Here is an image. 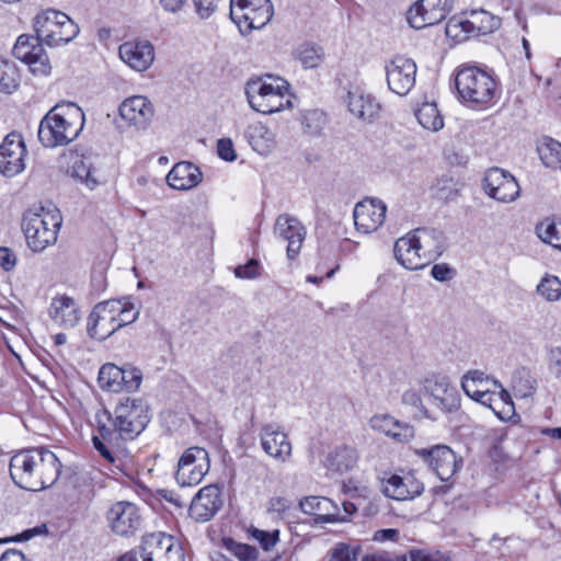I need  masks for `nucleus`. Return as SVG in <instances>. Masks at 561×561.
<instances>
[{"label": "nucleus", "instance_id": "1", "mask_svg": "<svg viewBox=\"0 0 561 561\" xmlns=\"http://www.w3.org/2000/svg\"><path fill=\"white\" fill-rule=\"evenodd\" d=\"M9 471L18 486L36 492L57 482L61 463L58 457L45 447L24 449L12 456Z\"/></svg>", "mask_w": 561, "mask_h": 561}, {"label": "nucleus", "instance_id": "2", "mask_svg": "<svg viewBox=\"0 0 561 561\" xmlns=\"http://www.w3.org/2000/svg\"><path fill=\"white\" fill-rule=\"evenodd\" d=\"M99 434L110 444H118L121 439H134L149 423L147 407L141 400L129 397L122 398L114 413L101 409L95 413Z\"/></svg>", "mask_w": 561, "mask_h": 561}, {"label": "nucleus", "instance_id": "3", "mask_svg": "<svg viewBox=\"0 0 561 561\" xmlns=\"http://www.w3.org/2000/svg\"><path fill=\"white\" fill-rule=\"evenodd\" d=\"M83 125L84 113L78 105L57 104L41 121L38 139L47 148L66 146L77 139Z\"/></svg>", "mask_w": 561, "mask_h": 561}, {"label": "nucleus", "instance_id": "4", "mask_svg": "<svg viewBox=\"0 0 561 561\" xmlns=\"http://www.w3.org/2000/svg\"><path fill=\"white\" fill-rule=\"evenodd\" d=\"M62 224L60 210L55 206L28 209L22 219L28 247L34 252H41L57 240Z\"/></svg>", "mask_w": 561, "mask_h": 561}, {"label": "nucleus", "instance_id": "5", "mask_svg": "<svg viewBox=\"0 0 561 561\" xmlns=\"http://www.w3.org/2000/svg\"><path fill=\"white\" fill-rule=\"evenodd\" d=\"M459 98L470 106L490 105L497 92V82L485 70L476 66L461 67L455 78Z\"/></svg>", "mask_w": 561, "mask_h": 561}, {"label": "nucleus", "instance_id": "6", "mask_svg": "<svg viewBox=\"0 0 561 561\" xmlns=\"http://www.w3.org/2000/svg\"><path fill=\"white\" fill-rule=\"evenodd\" d=\"M433 232L425 228H417L399 238L393 247L398 263L410 271L428 265L436 256L431 249Z\"/></svg>", "mask_w": 561, "mask_h": 561}, {"label": "nucleus", "instance_id": "7", "mask_svg": "<svg viewBox=\"0 0 561 561\" xmlns=\"http://www.w3.org/2000/svg\"><path fill=\"white\" fill-rule=\"evenodd\" d=\"M287 81L277 78L274 83H267L261 78L251 79L245 87L250 106L262 114H273L291 106L287 98Z\"/></svg>", "mask_w": 561, "mask_h": 561}, {"label": "nucleus", "instance_id": "8", "mask_svg": "<svg viewBox=\"0 0 561 561\" xmlns=\"http://www.w3.org/2000/svg\"><path fill=\"white\" fill-rule=\"evenodd\" d=\"M34 30L38 38L50 47L68 44L79 33V26L66 13L56 10L37 14Z\"/></svg>", "mask_w": 561, "mask_h": 561}, {"label": "nucleus", "instance_id": "9", "mask_svg": "<svg viewBox=\"0 0 561 561\" xmlns=\"http://www.w3.org/2000/svg\"><path fill=\"white\" fill-rule=\"evenodd\" d=\"M272 16L270 0H230V18L242 33L264 27Z\"/></svg>", "mask_w": 561, "mask_h": 561}, {"label": "nucleus", "instance_id": "10", "mask_svg": "<svg viewBox=\"0 0 561 561\" xmlns=\"http://www.w3.org/2000/svg\"><path fill=\"white\" fill-rule=\"evenodd\" d=\"M210 462L206 449L190 447L180 457L175 480L181 486L197 485L209 471Z\"/></svg>", "mask_w": 561, "mask_h": 561}, {"label": "nucleus", "instance_id": "11", "mask_svg": "<svg viewBox=\"0 0 561 561\" xmlns=\"http://www.w3.org/2000/svg\"><path fill=\"white\" fill-rule=\"evenodd\" d=\"M44 42L36 36L22 34L12 49L13 56L26 64L35 76H48L51 71L49 58L43 48Z\"/></svg>", "mask_w": 561, "mask_h": 561}, {"label": "nucleus", "instance_id": "12", "mask_svg": "<svg viewBox=\"0 0 561 561\" xmlns=\"http://www.w3.org/2000/svg\"><path fill=\"white\" fill-rule=\"evenodd\" d=\"M414 453L442 481H449L462 467V458L446 445L419 448Z\"/></svg>", "mask_w": 561, "mask_h": 561}, {"label": "nucleus", "instance_id": "13", "mask_svg": "<svg viewBox=\"0 0 561 561\" xmlns=\"http://www.w3.org/2000/svg\"><path fill=\"white\" fill-rule=\"evenodd\" d=\"M142 561H184L181 543L171 535L152 533L142 537Z\"/></svg>", "mask_w": 561, "mask_h": 561}, {"label": "nucleus", "instance_id": "14", "mask_svg": "<svg viewBox=\"0 0 561 561\" xmlns=\"http://www.w3.org/2000/svg\"><path fill=\"white\" fill-rule=\"evenodd\" d=\"M483 188L486 195L501 203H512L519 197V185L516 179L500 168H490L483 178Z\"/></svg>", "mask_w": 561, "mask_h": 561}, {"label": "nucleus", "instance_id": "15", "mask_svg": "<svg viewBox=\"0 0 561 561\" xmlns=\"http://www.w3.org/2000/svg\"><path fill=\"white\" fill-rule=\"evenodd\" d=\"M451 10V0H420L408 11L411 27L421 30L444 21Z\"/></svg>", "mask_w": 561, "mask_h": 561}, {"label": "nucleus", "instance_id": "16", "mask_svg": "<svg viewBox=\"0 0 561 561\" xmlns=\"http://www.w3.org/2000/svg\"><path fill=\"white\" fill-rule=\"evenodd\" d=\"M26 146L22 134L12 131L0 145V172L8 178L25 169Z\"/></svg>", "mask_w": 561, "mask_h": 561}, {"label": "nucleus", "instance_id": "17", "mask_svg": "<svg viewBox=\"0 0 561 561\" xmlns=\"http://www.w3.org/2000/svg\"><path fill=\"white\" fill-rule=\"evenodd\" d=\"M423 392L428 402L442 413L454 412L460 405L457 389L445 377L427 378Z\"/></svg>", "mask_w": 561, "mask_h": 561}, {"label": "nucleus", "instance_id": "18", "mask_svg": "<svg viewBox=\"0 0 561 561\" xmlns=\"http://www.w3.org/2000/svg\"><path fill=\"white\" fill-rule=\"evenodd\" d=\"M389 89L398 95H405L415 84L416 64L405 56H396L386 66Z\"/></svg>", "mask_w": 561, "mask_h": 561}, {"label": "nucleus", "instance_id": "19", "mask_svg": "<svg viewBox=\"0 0 561 561\" xmlns=\"http://www.w3.org/2000/svg\"><path fill=\"white\" fill-rule=\"evenodd\" d=\"M118 112L128 126L137 130H146L150 126L156 111L147 96L133 95L121 103Z\"/></svg>", "mask_w": 561, "mask_h": 561}, {"label": "nucleus", "instance_id": "20", "mask_svg": "<svg viewBox=\"0 0 561 561\" xmlns=\"http://www.w3.org/2000/svg\"><path fill=\"white\" fill-rule=\"evenodd\" d=\"M111 529L118 536H133L141 526L139 508L131 502L121 501L107 513Z\"/></svg>", "mask_w": 561, "mask_h": 561}, {"label": "nucleus", "instance_id": "21", "mask_svg": "<svg viewBox=\"0 0 561 561\" xmlns=\"http://www.w3.org/2000/svg\"><path fill=\"white\" fill-rule=\"evenodd\" d=\"M387 206L380 199H365L355 205L353 217L356 229L364 233L376 231L385 221Z\"/></svg>", "mask_w": 561, "mask_h": 561}, {"label": "nucleus", "instance_id": "22", "mask_svg": "<svg viewBox=\"0 0 561 561\" xmlns=\"http://www.w3.org/2000/svg\"><path fill=\"white\" fill-rule=\"evenodd\" d=\"M380 489L381 492L390 499L407 501L421 495L424 485L412 473L404 476L390 474L389 478L381 480Z\"/></svg>", "mask_w": 561, "mask_h": 561}, {"label": "nucleus", "instance_id": "23", "mask_svg": "<svg viewBox=\"0 0 561 561\" xmlns=\"http://www.w3.org/2000/svg\"><path fill=\"white\" fill-rule=\"evenodd\" d=\"M274 233L278 238L288 242V260L296 259L301 250L306 237V229L302 224L297 218L288 214L279 215L274 226Z\"/></svg>", "mask_w": 561, "mask_h": 561}, {"label": "nucleus", "instance_id": "24", "mask_svg": "<svg viewBox=\"0 0 561 561\" xmlns=\"http://www.w3.org/2000/svg\"><path fill=\"white\" fill-rule=\"evenodd\" d=\"M221 506L220 490L210 484L202 488L193 497L188 514L194 520L204 523L211 519Z\"/></svg>", "mask_w": 561, "mask_h": 561}, {"label": "nucleus", "instance_id": "25", "mask_svg": "<svg viewBox=\"0 0 561 561\" xmlns=\"http://www.w3.org/2000/svg\"><path fill=\"white\" fill-rule=\"evenodd\" d=\"M121 59L136 71H145L154 60V47L148 39L123 43L118 48Z\"/></svg>", "mask_w": 561, "mask_h": 561}, {"label": "nucleus", "instance_id": "26", "mask_svg": "<svg viewBox=\"0 0 561 561\" xmlns=\"http://www.w3.org/2000/svg\"><path fill=\"white\" fill-rule=\"evenodd\" d=\"M263 450L273 459L285 462L291 456V444L287 435L275 424H263L260 428Z\"/></svg>", "mask_w": 561, "mask_h": 561}, {"label": "nucleus", "instance_id": "27", "mask_svg": "<svg viewBox=\"0 0 561 561\" xmlns=\"http://www.w3.org/2000/svg\"><path fill=\"white\" fill-rule=\"evenodd\" d=\"M346 103L348 111L364 123H371L380 111V105L375 98L359 88L348 90Z\"/></svg>", "mask_w": 561, "mask_h": 561}, {"label": "nucleus", "instance_id": "28", "mask_svg": "<svg viewBox=\"0 0 561 561\" xmlns=\"http://www.w3.org/2000/svg\"><path fill=\"white\" fill-rule=\"evenodd\" d=\"M299 507L305 514L314 516L317 524L346 520V517H341L337 513H335L336 507L334 503L328 497L306 496L300 501Z\"/></svg>", "mask_w": 561, "mask_h": 561}, {"label": "nucleus", "instance_id": "29", "mask_svg": "<svg viewBox=\"0 0 561 561\" xmlns=\"http://www.w3.org/2000/svg\"><path fill=\"white\" fill-rule=\"evenodd\" d=\"M203 180V173L197 165L188 161L178 162L167 175L168 184L174 190H191Z\"/></svg>", "mask_w": 561, "mask_h": 561}, {"label": "nucleus", "instance_id": "30", "mask_svg": "<svg viewBox=\"0 0 561 561\" xmlns=\"http://www.w3.org/2000/svg\"><path fill=\"white\" fill-rule=\"evenodd\" d=\"M119 329L116 318L99 309L96 304L87 320V333L91 339L104 341Z\"/></svg>", "mask_w": 561, "mask_h": 561}, {"label": "nucleus", "instance_id": "31", "mask_svg": "<svg viewBox=\"0 0 561 561\" xmlns=\"http://www.w3.org/2000/svg\"><path fill=\"white\" fill-rule=\"evenodd\" d=\"M49 316L55 322L65 328H73L81 318L80 310L73 298L66 295L53 298Z\"/></svg>", "mask_w": 561, "mask_h": 561}, {"label": "nucleus", "instance_id": "32", "mask_svg": "<svg viewBox=\"0 0 561 561\" xmlns=\"http://www.w3.org/2000/svg\"><path fill=\"white\" fill-rule=\"evenodd\" d=\"M370 425L374 430H377L401 443L408 442L414 437V428L411 425L401 423L388 414L373 416Z\"/></svg>", "mask_w": 561, "mask_h": 561}, {"label": "nucleus", "instance_id": "33", "mask_svg": "<svg viewBox=\"0 0 561 561\" xmlns=\"http://www.w3.org/2000/svg\"><path fill=\"white\" fill-rule=\"evenodd\" d=\"M357 460V450L354 447L342 445L329 453L324 465L331 471L343 473L352 470Z\"/></svg>", "mask_w": 561, "mask_h": 561}, {"label": "nucleus", "instance_id": "34", "mask_svg": "<svg viewBox=\"0 0 561 561\" xmlns=\"http://www.w3.org/2000/svg\"><path fill=\"white\" fill-rule=\"evenodd\" d=\"M93 160L92 154L77 156L69 169L72 178L80 180L90 188H94L99 184L98 171L94 168Z\"/></svg>", "mask_w": 561, "mask_h": 561}, {"label": "nucleus", "instance_id": "35", "mask_svg": "<svg viewBox=\"0 0 561 561\" xmlns=\"http://www.w3.org/2000/svg\"><path fill=\"white\" fill-rule=\"evenodd\" d=\"M123 367H118L115 364H104L99 371L98 381L102 390L111 392L123 391Z\"/></svg>", "mask_w": 561, "mask_h": 561}, {"label": "nucleus", "instance_id": "36", "mask_svg": "<svg viewBox=\"0 0 561 561\" xmlns=\"http://www.w3.org/2000/svg\"><path fill=\"white\" fill-rule=\"evenodd\" d=\"M537 151L542 163L548 168L561 169V142L545 136L539 139Z\"/></svg>", "mask_w": 561, "mask_h": 561}, {"label": "nucleus", "instance_id": "37", "mask_svg": "<svg viewBox=\"0 0 561 561\" xmlns=\"http://www.w3.org/2000/svg\"><path fill=\"white\" fill-rule=\"evenodd\" d=\"M492 380L483 371L470 370L462 377L461 387L465 393L472 398L482 394V390L492 386Z\"/></svg>", "mask_w": 561, "mask_h": 561}, {"label": "nucleus", "instance_id": "38", "mask_svg": "<svg viewBox=\"0 0 561 561\" xmlns=\"http://www.w3.org/2000/svg\"><path fill=\"white\" fill-rule=\"evenodd\" d=\"M20 75L14 62L0 58V93L11 94L19 88Z\"/></svg>", "mask_w": 561, "mask_h": 561}, {"label": "nucleus", "instance_id": "39", "mask_svg": "<svg viewBox=\"0 0 561 561\" xmlns=\"http://www.w3.org/2000/svg\"><path fill=\"white\" fill-rule=\"evenodd\" d=\"M419 123L428 130L437 131L444 126L443 117L435 103H424L415 112Z\"/></svg>", "mask_w": 561, "mask_h": 561}, {"label": "nucleus", "instance_id": "40", "mask_svg": "<svg viewBox=\"0 0 561 561\" xmlns=\"http://www.w3.org/2000/svg\"><path fill=\"white\" fill-rule=\"evenodd\" d=\"M296 56L305 68H317L324 58L323 48L313 43H304L296 49Z\"/></svg>", "mask_w": 561, "mask_h": 561}, {"label": "nucleus", "instance_id": "41", "mask_svg": "<svg viewBox=\"0 0 561 561\" xmlns=\"http://www.w3.org/2000/svg\"><path fill=\"white\" fill-rule=\"evenodd\" d=\"M537 293L547 301L561 299V280L557 276H545L537 286Z\"/></svg>", "mask_w": 561, "mask_h": 561}, {"label": "nucleus", "instance_id": "42", "mask_svg": "<svg viewBox=\"0 0 561 561\" xmlns=\"http://www.w3.org/2000/svg\"><path fill=\"white\" fill-rule=\"evenodd\" d=\"M327 122L325 115L319 110L307 111L301 118L304 131L310 136H318Z\"/></svg>", "mask_w": 561, "mask_h": 561}, {"label": "nucleus", "instance_id": "43", "mask_svg": "<svg viewBox=\"0 0 561 561\" xmlns=\"http://www.w3.org/2000/svg\"><path fill=\"white\" fill-rule=\"evenodd\" d=\"M222 542L224 547L240 561H256L259 557L256 548L250 545L237 542L231 538H225Z\"/></svg>", "mask_w": 561, "mask_h": 561}, {"label": "nucleus", "instance_id": "44", "mask_svg": "<svg viewBox=\"0 0 561 561\" xmlns=\"http://www.w3.org/2000/svg\"><path fill=\"white\" fill-rule=\"evenodd\" d=\"M92 443L94 448L100 453V455L108 462L110 470L116 474L122 471V460L117 458L114 453L111 450L108 445H111L107 440H105L100 434L99 436L92 437Z\"/></svg>", "mask_w": 561, "mask_h": 561}, {"label": "nucleus", "instance_id": "45", "mask_svg": "<svg viewBox=\"0 0 561 561\" xmlns=\"http://www.w3.org/2000/svg\"><path fill=\"white\" fill-rule=\"evenodd\" d=\"M538 237L546 243L551 244L556 249H561V220L558 222L541 225L537 227Z\"/></svg>", "mask_w": 561, "mask_h": 561}, {"label": "nucleus", "instance_id": "46", "mask_svg": "<svg viewBox=\"0 0 561 561\" xmlns=\"http://www.w3.org/2000/svg\"><path fill=\"white\" fill-rule=\"evenodd\" d=\"M262 266L255 259L249 260L245 264L234 267V276L242 279H255L262 275Z\"/></svg>", "mask_w": 561, "mask_h": 561}, {"label": "nucleus", "instance_id": "47", "mask_svg": "<svg viewBox=\"0 0 561 561\" xmlns=\"http://www.w3.org/2000/svg\"><path fill=\"white\" fill-rule=\"evenodd\" d=\"M535 379L527 371H520L517 377L514 378V390L522 397L527 398L535 391Z\"/></svg>", "mask_w": 561, "mask_h": 561}, {"label": "nucleus", "instance_id": "48", "mask_svg": "<svg viewBox=\"0 0 561 561\" xmlns=\"http://www.w3.org/2000/svg\"><path fill=\"white\" fill-rule=\"evenodd\" d=\"M124 378H123V391L131 392L136 391L141 383L142 380V374L140 369L136 367H124Z\"/></svg>", "mask_w": 561, "mask_h": 561}, {"label": "nucleus", "instance_id": "49", "mask_svg": "<svg viewBox=\"0 0 561 561\" xmlns=\"http://www.w3.org/2000/svg\"><path fill=\"white\" fill-rule=\"evenodd\" d=\"M252 537L260 542L265 551L272 550L279 540V531H265L260 529L252 530Z\"/></svg>", "mask_w": 561, "mask_h": 561}, {"label": "nucleus", "instance_id": "50", "mask_svg": "<svg viewBox=\"0 0 561 561\" xmlns=\"http://www.w3.org/2000/svg\"><path fill=\"white\" fill-rule=\"evenodd\" d=\"M402 402L407 405H411L415 409H417L421 413H423L424 416L437 420V415L434 413H431L422 403L421 396L415 390H407L402 394Z\"/></svg>", "mask_w": 561, "mask_h": 561}, {"label": "nucleus", "instance_id": "51", "mask_svg": "<svg viewBox=\"0 0 561 561\" xmlns=\"http://www.w3.org/2000/svg\"><path fill=\"white\" fill-rule=\"evenodd\" d=\"M127 299H110L99 302V309L106 311L113 318H119L126 308Z\"/></svg>", "mask_w": 561, "mask_h": 561}, {"label": "nucleus", "instance_id": "52", "mask_svg": "<svg viewBox=\"0 0 561 561\" xmlns=\"http://www.w3.org/2000/svg\"><path fill=\"white\" fill-rule=\"evenodd\" d=\"M217 153L225 161L232 162L237 159L233 142L229 138H221L218 140Z\"/></svg>", "mask_w": 561, "mask_h": 561}, {"label": "nucleus", "instance_id": "53", "mask_svg": "<svg viewBox=\"0 0 561 561\" xmlns=\"http://www.w3.org/2000/svg\"><path fill=\"white\" fill-rule=\"evenodd\" d=\"M220 0H193L196 13L202 19H208L218 7Z\"/></svg>", "mask_w": 561, "mask_h": 561}, {"label": "nucleus", "instance_id": "54", "mask_svg": "<svg viewBox=\"0 0 561 561\" xmlns=\"http://www.w3.org/2000/svg\"><path fill=\"white\" fill-rule=\"evenodd\" d=\"M356 558V552L351 551L350 547L347 545L341 543L337 545L332 553L331 559L332 561H352Z\"/></svg>", "mask_w": 561, "mask_h": 561}, {"label": "nucleus", "instance_id": "55", "mask_svg": "<svg viewBox=\"0 0 561 561\" xmlns=\"http://www.w3.org/2000/svg\"><path fill=\"white\" fill-rule=\"evenodd\" d=\"M431 275L438 282H446L453 277L454 271L446 263L435 264L431 270Z\"/></svg>", "mask_w": 561, "mask_h": 561}, {"label": "nucleus", "instance_id": "56", "mask_svg": "<svg viewBox=\"0 0 561 561\" xmlns=\"http://www.w3.org/2000/svg\"><path fill=\"white\" fill-rule=\"evenodd\" d=\"M139 316V311L135 310L134 305L127 300L126 308H124L123 313L119 318H117V322L119 323V329L135 322Z\"/></svg>", "mask_w": 561, "mask_h": 561}, {"label": "nucleus", "instance_id": "57", "mask_svg": "<svg viewBox=\"0 0 561 561\" xmlns=\"http://www.w3.org/2000/svg\"><path fill=\"white\" fill-rule=\"evenodd\" d=\"M16 256L9 248H0V266L4 271H11L15 267Z\"/></svg>", "mask_w": 561, "mask_h": 561}, {"label": "nucleus", "instance_id": "58", "mask_svg": "<svg viewBox=\"0 0 561 561\" xmlns=\"http://www.w3.org/2000/svg\"><path fill=\"white\" fill-rule=\"evenodd\" d=\"M289 508V501L282 496H275L268 501V512L282 514Z\"/></svg>", "mask_w": 561, "mask_h": 561}, {"label": "nucleus", "instance_id": "59", "mask_svg": "<svg viewBox=\"0 0 561 561\" xmlns=\"http://www.w3.org/2000/svg\"><path fill=\"white\" fill-rule=\"evenodd\" d=\"M362 561H408L404 554L396 556L389 552L367 554Z\"/></svg>", "mask_w": 561, "mask_h": 561}, {"label": "nucleus", "instance_id": "60", "mask_svg": "<svg viewBox=\"0 0 561 561\" xmlns=\"http://www.w3.org/2000/svg\"><path fill=\"white\" fill-rule=\"evenodd\" d=\"M471 399L494 410L493 403L496 402L495 390L493 387H488L485 390H482V394H478L477 397H472Z\"/></svg>", "mask_w": 561, "mask_h": 561}, {"label": "nucleus", "instance_id": "61", "mask_svg": "<svg viewBox=\"0 0 561 561\" xmlns=\"http://www.w3.org/2000/svg\"><path fill=\"white\" fill-rule=\"evenodd\" d=\"M411 561H444L442 556L432 554L425 550L412 549L410 551Z\"/></svg>", "mask_w": 561, "mask_h": 561}, {"label": "nucleus", "instance_id": "62", "mask_svg": "<svg viewBox=\"0 0 561 561\" xmlns=\"http://www.w3.org/2000/svg\"><path fill=\"white\" fill-rule=\"evenodd\" d=\"M399 538V530L393 528L379 529L374 534L375 541L383 542L387 540L396 541Z\"/></svg>", "mask_w": 561, "mask_h": 561}, {"label": "nucleus", "instance_id": "63", "mask_svg": "<svg viewBox=\"0 0 561 561\" xmlns=\"http://www.w3.org/2000/svg\"><path fill=\"white\" fill-rule=\"evenodd\" d=\"M550 364L556 369L557 375H561V346L550 351Z\"/></svg>", "mask_w": 561, "mask_h": 561}, {"label": "nucleus", "instance_id": "64", "mask_svg": "<svg viewBox=\"0 0 561 561\" xmlns=\"http://www.w3.org/2000/svg\"><path fill=\"white\" fill-rule=\"evenodd\" d=\"M0 561H27L25 559V556L16 550V549H9L7 550L0 558Z\"/></svg>", "mask_w": 561, "mask_h": 561}]
</instances>
